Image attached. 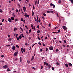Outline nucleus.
Wrapping results in <instances>:
<instances>
[{
  "label": "nucleus",
  "mask_w": 73,
  "mask_h": 73,
  "mask_svg": "<svg viewBox=\"0 0 73 73\" xmlns=\"http://www.w3.org/2000/svg\"><path fill=\"white\" fill-rule=\"evenodd\" d=\"M49 49L50 50H53V47L52 46H50L49 47Z\"/></svg>",
  "instance_id": "1"
},
{
  "label": "nucleus",
  "mask_w": 73,
  "mask_h": 73,
  "mask_svg": "<svg viewBox=\"0 0 73 73\" xmlns=\"http://www.w3.org/2000/svg\"><path fill=\"white\" fill-rule=\"evenodd\" d=\"M62 27L63 28V29H64V30H66V29H67L66 28V26H63Z\"/></svg>",
  "instance_id": "2"
},
{
  "label": "nucleus",
  "mask_w": 73,
  "mask_h": 73,
  "mask_svg": "<svg viewBox=\"0 0 73 73\" xmlns=\"http://www.w3.org/2000/svg\"><path fill=\"white\" fill-rule=\"evenodd\" d=\"M23 9L24 10V12H25V11H26V7H24L23 8Z\"/></svg>",
  "instance_id": "3"
},
{
  "label": "nucleus",
  "mask_w": 73,
  "mask_h": 73,
  "mask_svg": "<svg viewBox=\"0 0 73 73\" xmlns=\"http://www.w3.org/2000/svg\"><path fill=\"white\" fill-rule=\"evenodd\" d=\"M8 21L9 22H12V20H11V18H8Z\"/></svg>",
  "instance_id": "4"
},
{
  "label": "nucleus",
  "mask_w": 73,
  "mask_h": 73,
  "mask_svg": "<svg viewBox=\"0 0 73 73\" xmlns=\"http://www.w3.org/2000/svg\"><path fill=\"white\" fill-rule=\"evenodd\" d=\"M3 67L4 68H8V66L7 65H5Z\"/></svg>",
  "instance_id": "5"
},
{
  "label": "nucleus",
  "mask_w": 73,
  "mask_h": 73,
  "mask_svg": "<svg viewBox=\"0 0 73 73\" xmlns=\"http://www.w3.org/2000/svg\"><path fill=\"white\" fill-rule=\"evenodd\" d=\"M17 53L16 52H15L14 53L15 56H17Z\"/></svg>",
  "instance_id": "6"
},
{
  "label": "nucleus",
  "mask_w": 73,
  "mask_h": 73,
  "mask_svg": "<svg viewBox=\"0 0 73 73\" xmlns=\"http://www.w3.org/2000/svg\"><path fill=\"white\" fill-rule=\"evenodd\" d=\"M15 49H16V47L15 46H13L12 47L13 50H15Z\"/></svg>",
  "instance_id": "7"
},
{
  "label": "nucleus",
  "mask_w": 73,
  "mask_h": 73,
  "mask_svg": "<svg viewBox=\"0 0 73 73\" xmlns=\"http://www.w3.org/2000/svg\"><path fill=\"white\" fill-rule=\"evenodd\" d=\"M35 58V57H34V56H33L32 57V58H31V61L33 60Z\"/></svg>",
  "instance_id": "8"
},
{
  "label": "nucleus",
  "mask_w": 73,
  "mask_h": 73,
  "mask_svg": "<svg viewBox=\"0 0 73 73\" xmlns=\"http://www.w3.org/2000/svg\"><path fill=\"white\" fill-rule=\"evenodd\" d=\"M11 20H12L13 21V20H14V17H11Z\"/></svg>",
  "instance_id": "9"
},
{
  "label": "nucleus",
  "mask_w": 73,
  "mask_h": 73,
  "mask_svg": "<svg viewBox=\"0 0 73 73\" xmlns=\"http://www.w3.org/2000/svg\"><path fill=\"white\" fill-rule=\"evenodd\" d=\"M58 32H57V33H59L60 32V30H58Z\"/></svg>",
  "instance_id": "10"
},
{
  "label": "nucleus",
  "mask_w": 73,
  "mask_h": 73,
  "mask_svg": "<svg viewBox=\"0 0 73 73\" xmlns=\"http://www.w3.org/2000/svg\"><path fill=\"white\" fill-rule=\"evenodd\" d=\"M7 71L8 72H9L10 71H11V70L10 69H9V68H8L7 69Z\"/></svg>",
  "instance_id": "11"
},
{
  "label": "nucleus",
  "mask_w": 73,
  "mask_h": 73,
  "mask_svg": "<svg viewBox=\"0 0 73 73\" xmlns=\"http://www.w3.org/2000/svg\"><path fill=\"white\" fill-rule=\"evenodd\" d=\"M31 27H32V29H34V28H33V25H31Z\"/></svg>",
  "instance_id": "12"
},
{
  "label": "nucleus",
  "mask_w": 73,
  "mask_h": 73,
  "mask_svg": "<svg viewBox=\"0 0 73 73\" xmlns=\"http://www.w3.org/2000/svg\"><path fill=\"white\" fill-rule=\"evenodd\" d=\"M68 65L69 66H72V64H71V63H69L68 64Z\"/></svg>",
  "instance_id": "13"
},
{
  "label": "nucleus",
  "mask_w": 73,
  "mask_h": 73,
  "mask_svg": "<svg viewBox=\"0 0 73 73\" xmlns=\"http://www.w3.org/2000/svg\"><path fill=\"white\" fill-rule=\"evenodd\" d=\"M32 15L33 16L34 15V12H33V11H32Z\"/></svg>",
  "instance_id": "14"
},
{
  "label": "nucleus",
  "mask_w": 73,
  "mask_h": 73,
  "mask_svg": "<svg viewBox=\"0 0 73 73\" xmlns=\"http://www.w3.org/2000/svg\"><path fill=\"white\" fill-rule=\"evenodd\" d=\"M19 39H21V38H22V37L21 36V35H20L19 36Z\"/></svg>",
  "instance_id": "15"
},
{
  "label": "nucleus",
  "mask_w": 73,
  "mask_h": 73,
  "mask_svg": "<svg viewBox=\"0 0 73 73\" xmlns=\"http://www.w3.org/2000/svg\"><path fill=\"white\" fill-rule=\"evenodd\" d=\"M50 13H54V11H50Z\"/></svg>",
  "instance_id": "16"
},
{
  "label": "nucleus",
  "mask_w": 73,
  "mask_h": 73,
  "mask_svg": "<svg viewBox=\"0 0 73 73\" xmlns=\"http://www.w3.org/2000/svg\"><path fill=\"white\" fill-rule=\"evenodd\" d=\"M20 62H21L22 61V60L21 59V58H20Z\"/></svg>",
  "instance_id": "17"
},
{
  "label": "nucleus",
  "mask_w": 73,
  "mask_h": 73,
  "mask_svg": "<svg viewBox=\"0 0 73 73\" xmlns=\"http://www.w3.org/2000/svg\"><path fill=\"white\" fill-rule=\"evenodd\" d=\"M65 66H66V67H68V64H66Z\"/></svg>",
  "instance_id": "18"
},
{
  "label": "nucleus",
  "mask_w": 73,
  "mask_h": 73,
  "mask_svg": "<svg viewBox=\"0 0 73 73\" xmlns=\"http://www.w3.org/2000/svg\"><path fill=\"white\" fill-rule=\"evenodd\" d=\"M24 16H25V17H27V13H26L25 14V15Z\"/></svg>",
  "instance_id": "19"
},
{
  "label": "nucleus",
  "mask_w": 73,
  "mask_h": 73,
  "mask_svg": "<svg viewBox=\"0 0 73 73\" xmlns=\"http://www.w3.org/2000/svg\"><path fill=\"white\" fill-rule=\"evenodd\" d=\"M42 14L43 16H46V14L45 13H43Z\"/></svg>",
  "instance_id": "20"
},
{
  "label": "nucleus",
  "mask_w": 73,
  "mask_h": 73,
  "mask_svg": "<svg viewBox=\"0 0 73 73\" xmlns=\"http://www.w3.org/2000/svg\"><path fill=\"white\" fill-rule=\"evenodd\" d=\"M61 1L60 0H59L58 1V3H61Z\"/></svg>",
  "instance_id": "21"
},
{
  "label": "nucleus",
  "mask_w": 73,
  "mask_h": 73,
  "mask_svg": "<svg viewBox=\"0 0 73 73\" xmlns=\"http://www.w3.org/2000/svg\"><path fill=\"white\" fill-rule=\"evenodd\" d=\"M33 9H35V6L34 5H33Z\"/></svg>",
  "instance_id": "22"
},
{
  "label": "nucleus",
  "mask_w": 73,
  "mask_h": 73,
  "mask_svg": "<svg viewBox=\"0 0 73 73\" xmlns=\"http://www.w3.org/2000/svg\"><path fill=\"white\" fill-rule=\"evenodd\" d=\"M0 12L1 13H2V12H3V10H2V9H0Z\"/></svg>",
  "instance_id": "23"
},
{
  "label": "nucleus",
  "mask_w": 73,
  "mask_h": 73,
  "mask_svg": "<svg viewBox=\"0 0 73 73\" xmlns=\"http://www.w3.org/2000/svg\"><path fill=\"white\" fill-rule=\"evenodd\" d=\"M31 29H30L29 31V33H31Z\"/></svg>",
  "instance_id": "24"
},
{
  "label": "nucleus",
  "mask_w": 73,
  "mask_h": 73,
  "mask_svg": "<svg viewBox=\"0 0 73 73\" xmlns=\"http://www.w3.org/2000/svg\"><path fill=\"white\" fill-rule=\"evenodd\" d=\"M37 1H36L35 2V5H36V4H37Z\"/></svg>",
  "instance_id": "25"
},
{
  "label": "nucleus",
  "mask_w": 73,
  "mask_h": 73,
  "mask_svg": "<svg viewBox=\"0 0 73 73\" xmlns=\"http://www.w3.org/2000/svg\"><path fill=\"white\" fill-rule=\"evenodd\" d=\"M53 5H54L52 4V3H50V6H53Z\"/></svg>",
  "instance_id": "26"
},
{
  "label": "nucleus",
  "mask_w": 73,
  "mask_h": 73,
  "mask_svg": "<svg viewBox=\"0 0 73 73\" xmlns=\"http://www.w3.org/2000/svg\"><path fill=\"white\" fill-rule=\"evenodd\" d=\"M64 42L65 44H66V40H64Z\"/></svg>",
  "instance_id": "27"
},
{
  "label": "nucleus",
  "mask_w": 73,
  "mask_h": 73,
  "mask_svg": "<svg viewBox=\"0 0 73 73\" xmlns=\"http://www.w3.org/2000/svg\"><path fill=\"white\" fill-rule=\"evenodd\" d=\"M23 51L24 52H25V48H24L23 49Z\"/></svg>",
  "instance_id": "28"
},
{
  "label": "nucleus",
  "mask_w": 73,
  "mask_h": 73,
  "mask_svg": "<svg viewBox=\"0 0 73 73\" xmlns=\"http://www.w3.org/2000/svg\"><path fill=\"white\" fill-rule=\"evenodd\" d=\"M16 47H17V48H19V46H18V45H17L16 46Z\"/></svg>",
  "instance_id": "29"
},
{
  "label": "nucleus",
  "mask_w": 73,
  "mask_h": 73,
  "mask_svg": "<svg viewBox=\"0 0 73 73\" xmlns=\"http://www.w3.org/2000/svg\"><path fill=\"white\" fill-rule=\"evenodd\" d=\"M38 44H39V45H41V44H42L40 42H39L38 43Z\"/></svg>",
  "instance_id": "30"
},
{
  "label": "nucleus",
  "mask_w": 73,
  "mask_h": 73,
  "mask_svg": "<svg viewBox=\"0 0 73 73\" xmlns=\"http://www.w3.org/2000/svg\"><path fill=\"white\" fill-rule=\"evenodd\" d=\"M37 38H38V39L39 40H40V37H39V36H37Z\"/></svg>",
  "instance_id": "31"
},
{
  "label": "nucleus",
  "mask_w": 73,
  "mask_h": 73,
  "mask_svg": "<svg viewBox=\"0 0 73 73\" xmlns=\"http://www.w3.org/2000/svg\"><path fill=\"white\" fill-rule=\"evenodd\" d=\"M37 33H40V30H38L37 31Z\"/></svg>",
  "instance_id": "32"
},
{
  "label": "nucleus",
  "mask_w": 73,
  "mask_h": 73,
  "mask_svg": "<svg viewBox=\"0 0 73 73\" xmlns=\"http://www.w3.org/2000/svg\"><path fill=\"white\" fill-rule=\"evenodd\" d=\"M52 70H54V67H52Z\"/></svg>",
  "instance_id": "33"
},
{
  "label": "nucleus",
  "mask_w": 73,
  "mask_h": 73,
  "mask_svg": "<svg viewBox=\"0 0 73 73\" xmlns=\"http://www.w3.org/2000/svg\"><path fill=\"white\" fill-rule=\"evenodd\" d=\"M8 40H9V41H11V40H12V38H10L8 39Z\"/></svg>",
  "instance_id": "34"
},
{
  "label": "nucleus",
  "mask_w": 73,
  "mask_h": 73,
  "mask_svg": "<svg viewBox=\"0 0 73 73\" xmlns=\"http://www.w3.org/2000/svg\"><path fill=\"white\" fill-rule=\"evenodd\" d=\"M62 46L65 47V46H65V44H63L62 45Z\"/></svg>",
  "instance_id": "35"
},
{
  "label": "nucleus",
  "mask_w": 73,
  "mask_h": 73,
  "mask_svg": "<svg viewBox=\"0 0 73 73\" xmlns=\"http://www.w3.org/2000/svg\"><path fill=\"white\" fill-rule=\"evenodd\" d=\"M21 36H22V37H23V38L24 37V35H23V34H21Z\"/></svg>",
  "instance_id": "36"
},
{
  "label": "nucleus",
  "mask_w": 73,
  "mask_h": 73,
  "mask_svg": "<svg viewBox=\"0 0 73 73\" xmlns=\"http://www.w3.org/2000/svg\"><path fill=\"white\" fill-rule=\"evenodd\" d=\"M36 17H37V20H38V16H37V15H36Z\"/></svg>",
  "instance_id": "37"
},
{
  "label": "nucleus",
  "mask_w": 73,
  "mask_h": 73,
  "mask_svg": "<svg viewBox=\"0 0 73 73\" xmlns=\"http://www.w3.org/2000/svg\"><path fill=\"white\" fill-rule=\"evenodd\" d=\"M48 66L49 68H50L51 67V66H50V64H49L48 65Z\"/></svg>",
  "instance_id": "38"
},
{
  "label": "nucleus",
  "mask_w": 73,
  "mask_h": 73,
  "mask_svg": "<svg viewBox=\"0 0 73 73\" xmlns=\"http://www.w3.org/2000/svg\"><path fill=\"white\" fill-rule=\"evenodd\" d=\"M20 29L21 30V31L23 32V29L21 27H20Z\"/></svg>",
  "instance_id": "39"
},
{
  "label": "nucleus",
  "mask_w": 73,
  "mask_h": 73,
  "mask_svg": "<svg viewBox=\"0 0 73 73\" xmlns=\"http://www.w3.org/2000/svg\"><path fill=\"white\" fill-rule=\"evenodd\" d=\"M26 33H27V35H28L29 34V33L27 31H26Z\"/></svg>",
  "instance_id": "40"
},
{
  "label": "nucleus",
  "mask_w": 73,
  "mask_h": 73,
  "mask_svg": "<svg viewBox=\"0 0 73 73\" xmlns=\"http://www.w3.org/2000/svg\"><path fill=\"white\" fill-rule=\"evenodd\" d=\"M18 36V34H17L16 35V38H17V37Z\"/></svg>",
  "instance_id": "41"
},
{
  "label": "nucleus",
  "mask_w": 73,
  "mask_h": 73,
  "mask_svg": "<svg viewBox=\"0 0 73 73\" xmlns=\"http://www.w3.org/2000/svg\"><path fill=\"white\" fill-rule=\"evenodd\" d=\"M36 44H37L36 43L34 44L32 46V47H33V46H34V45H36Z\"/></svg>",
  "instance_id": "42"
},
{
  "label": "nucleus",
  "mask_w": 73,
  "mask_h": 73,
  "mask_svg": "<svg viewBox=\"0 0 73 73\" xmlns=\"http://www.w3.org/2000/svg\"><path fill=\"white\" fill-rule=\"evenodd\" d=\"M17 40L19 41V37H17Z\"/></svg>",
  "instance_id": "43"
},
{
  "label": "nucleus",
  "mask_w": 73,
  "mask_h": 73,
  "mask_svg": "<svg viewBox=\"0 0 73 73\" xmlns=\"http://www.w3.org/2000/svg\"><path fill=\"white\" fill-rule=\"evenodd\" d=\"M37 27L38 29H39V28H40V26H39V25H38Z\"/></svg>",
  "instance_id": "44"
},
{
  "label": "nucleus",
  "mask_w": 73,
  "mask_h": 73,
  "mask_svg": "<svg viewBox=\"0 0 73 73\" xmlns=\"http://www.w3.org/2000/svg\"><path fill=\"white\" fill-rule=\"evenodd\" d=\"M23 20H24V19H23V18H21V21H23Z\"/></svg>",
  "instance_id": "45"
},
{
  "label": "nucleus",
  "mask_w": 73,
  "mask_h": 73,
  "mask_svg": "<svg viewBox=\"0 0 73 73\" xmlns=\"http://www.w3.org/2000/svg\"><path fill=\"white\" fill-rule=\"evenodd\" d=\"M47 13H50V11H47Z\"/></svg>",
  "instance_id": "46"
},
{
  "label": "nucleus",
  "mask_w": 73,
  "mask_h": 73,
  "mask_svg": "<svg viewBox=\"0 0 73 73\" xmlns=\"http://www.w3.org/2000/svg\"><path fill=\"white\" fill-rule=\"evenodd\" d=\"M17 30V28H14V31H16Z\"/></svg>",
  "instance_id": "47"
},
{
  "label": "nucleus",
  "mask_w": 73,
  "mask_h": 73,
  "mask_svg": "<svg viewBox=\"0 0 73 73\" xmlns=\"http://www.w3.org/2000/svg\"><path fill=\"white\" fill-rule=\"evenodd\" d=\"M69 45H67V48H68V47H69Z\"/></svg>",
  "instance_id": "48"
},
{
  "label": "nucleus",
  "mask_w": 73,
  "mask_h": 73,
  "mask_svg": "<svg viewBox=\"0 0 73 73\" xmlns=\"http://www.w3.org/2000/svg\"><path fill=\"white\" fill-rule=\"evenodd\" d=\"M46 62H44V65H46Z\"/></svg>",
  "instance_id": "49"
},
{
  "label": "nucleus",
  "mask_w": 73,
  "mask_h": 73,
  "mask_svg": "<svg viewBox=\"0 0 73 73\" xmlns=\"http://www.w3.org/2000/svg\"><path fill=\"white\" fill-rule=\"evenodd\" d=\"M34 30L35 31L36 30V28L35 26H34Z\"/></svg>",
  "instance_id": "50"
},
{
  "label": "nucleus",
  "mask_w": 73,
  "mask_h": 73,
  "mask_svg": "<svg viewBox=\"0 0 73 73\" xmlns=\"http://www.w3.org/2000/svg\"><path fill=\"white\" fill-rule=\"evenodd\" d=\"M25 27L26 28V29H28V27H27V26H25Z\"/></svg>",
  "instance_id": "51"
},
{
  "label": "nucleus",
  "mask_w": 73,
  "mask_h": 73,
  "mask_svg": "<svg viewBox=\"0 0 73 73\" xmlns=\"http://www.w3.org/2000/svg\"><path fill=\"white\" fill-rule=\"evenodd\" d=\"M27 63L28 64H29V63H30V61H27Z\"/></svg>",
  "instance_id": "52"
},
{
  "label": "nucleus",
  "mask_w": 73,
  "mask_h": 73,
  "mask_svg": "<svg viewBox=\"0 0 73 73\" xmlns=\"http://www.w3.org/2000/svg\"><path fill=\"white\" fill-rule=\"evenodd\" d=\"M23 22L24 23H25V19L23 20Z\"/></svg>",
  "instance_id": "53"
},
{
  "label": "nucleus",
  "mask_w": 73,
  "mask_h": 73,
  "mask_svg": "<svg viewBox=\"0 0 73 73\" xmlns=\"http://www.w3.org/2000/svg\"><path fill=\"white\" fill-rule=\"evenodd\" d=\"M18 21V20L17 19H15V21Z\"/></svg>",
  "instance_id": "54"
},
{
  "label": "nucleus",
  "mask_w": 73,
  "mask_h": 73,
  "mask_svg": "<svg viewBox=\"0 0 73 73\" xmlns=\"http://www.w3.org/2000/svg\"><path fill=\"white\" fill-rule=\"evenodd\" d=\"M18 5L19 7V8H20V4H18Z\"/></svg>",
  "instance_id": "55"
},
{
  "label": "nucleus",
  "mask_w": 73,
  "mask_h": 73,
  "mask_svg": "<svg viewBox=\"0 0 73 73\" xmlns=\"http://www.w3.org/2000/svg\"><path fill=\"white\" fill-rule=\"evenodd\" d=\"M58 50H59L58 49H57L56 50V52H58Z\"/></svg>",
  "instance_id": "56"
},
{
  "label": "nucleus",
  "mask_w": 73,
  "mask_h": 73,
  "mask_svg": "<svg viewBox=\"0 0 73 73\" xmlns=\"http://www.w3.org/2000/svg\"><path fill=\"white\" fill-rule=\"evenodd\" d=\"M46 39H47V36L45 37V38H44V40H46Z\"/></svg>",
  "instance_id": "57"
},
{
  "label": "nucleus",
  "mask_w": 73,
  "mask_h": 73,
  "mask_svg": "<svg viewBox=\"0 0 73 73\" xmlns=\"http://www.w3.org/2000/svg\"><path fill=\"white\" fill-rule=\"evenodd\" d=\"M9 3H11V1H9Z\"/></svg>",
  "instance_id": "58"
},
{
  "label": "nucleus",
  "mask_w": 73,
  "mask_h": 73,
  "mask_svg": "<svg viewBox=\"0 0 73 73\" xmlns=\"http://www.w3.org/2000/svg\"><path fill=\"white\" fill-rule=\"evenodd\" d=\"M71 1L72 3V4H73V0H71Z\"/></svg>",
  "instance_id": "59"
},
{
  "label": "nucleus",
  "mask_w": 73,
  "mask_h": 73,
  "mask_svg": "<svg viewBox=\"0 0 73 73\" xmlns=\"http://www.w3.org/2000/svg\"><path fill=\"white\" fill-rule=\"evenodd\" d=\"M56 64L57 65H59V63H58V62H56Z\"/></svg>",
  "instance_id": "60"
},
{
  "label": "nucleus",
  "mask_w": 73,
  "mask_h": 73,
  "mask_svg": "<svg viewBox=\"0 0 73 73\" xmlns=\"http://www.w3.org/2000/svg\"><path fill=\"white\" fill-rule=\"evenodd\" d=\"M23 48H21V51H23Z\"/></svg>",
  "instance_id": "61"
},
{
  "label": "nucleus",
  "mask_w": 73,
  "mask_h": 73,
  "mask_svg": "<svg viewBox=\"0 0 73 73\" xmlns=\"http://www.w3.org/2000/svg\"><path fill=\"white\" fill-rule=\"evenodd\" d=\"M41 69H43V66H41Z\"/></svg>",
  "instance_id": "62"
},
{
  "label": "nucleus",
  "mask_w": 73,
  "mask_h": 73,
  "mask_svg": "<svg viewBox=\"0 0 73 73\" xmlns=\"http://www.w3.org/2000/svg\"><path fill=\"white\" fill-rule=\"evenodd\" d=\"M42 49H40V52H42Z\"/></svg>",
  "instance_id": "63"
},
{
  "label": "nucleus",
  "mask_w": 73,
  "mask_h": 73,
  "mask_svg": "<svg viewBox=\"0 0 73 73\" xmlns=\"http://www.w3.org/2000/svg\"><path fill=\"white\" fill-rule=\"evenodd\" d=\"M1 57H4V55H2L1 56Z\"/></svg>",
  "instance_id": "64"
}]
</instances>
